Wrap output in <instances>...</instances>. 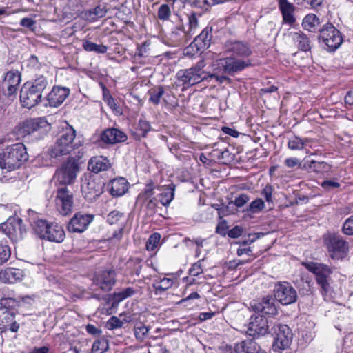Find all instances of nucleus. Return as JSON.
I'll return each instance as SVG.
<instances>
[{
    "instance_id": "nucleus-7",
    "label": "nucleus",
    "mask_w": 353,
    "mask_h": 353,
    "mask_svg": "<svg viewBox=\"0 0 353 353\" xmlns=\"http://www.w3.org/2000/svg\"><path fill=\"white\" fill-rule=\"evenodd\" d=\"M79 171V163L74 157H69L57 169L54 177L61 184L72 183Z\"/></svg>"
},
{
    "instance_id": "nucleus-13",
    "label": "nucleus",
    "mask_w": 353,
    "mask_h": 353,
    "mask_svg": "<svg viewBox=\"0 0 353 353\" xmlns=\"http://www.w3.org/2000/svg\"><path fill=\"white\" fill-rule=\"evenodd\" d=\"M274 325L272 321H268L263 316H251L248 324V334L254 337L263 336L270 332L271 327Z\"/></svg>"
},
{
    "instance_id": "nucleus-58",
    "label": "nucleus",
    "mask_w": 353,
    "mask_h": 353,
    "mask_svg": "<svg viewBox=\"0 0 353 353\" xmlns=\"http://www.w3.org/2000/svg\"><path fill=\"white\" fill-rule=\"evenodd\" d=\"M137 129L141 132V135L143 137H145L146 134L150 130L151 126L150 123L147 121L140 119Z\"/></svg>"
},
{
    "instance_id": "nucleus-62",
    "label": "nucleus",
    "mask_w": 353,
    "mask_h": 353,
    "mask_svg": "<svg viewBox=\"0 0 353 353\" xmlns=\"http://www.w3.org/2000/svg\"><path fill=\"white\" fill-rule=\"evenodd\" d=\"M35 21L28 17L23 18L20 21V25L21 26L28 28L31 30H33L35 28Z\"/></svg>"
},
{
    "instance_id": "nucleus-50",
    "label": "nucleus",
    "mask_w": 353,
    "mask_h": 353,
    "mask_svg": "<svg viewBox=\"0 0 353 353\" xmlns=\"http://www.w3.org/2000/svg\"><path fill=\"white\" fill-rule=\"evenodd\" d=\"M19 85H3V93L5 96L14 99L15 98Z\"/></svg>"
},
{
    "instance_id": "nucleus-54",
    "label": "nucleus",
    "mask_w": 353,
    "mask_h": 353,
    "mask_svg": "<svg viewBox=\"0 0 353 353\" xmlns=\"http://www.w3.org/2000/svg\"><path fill=\"white\" fill-rule=\"evenodd\" d=\"M209 74L211 76L206 77L207 79L205 80V81H210L211 79H214L216 82H217L219 83H223L224 82H228V83L231 82V79L225 75H218L215 72H214V73L209 72Z\"/></svg>"
},
{
    "instance_id": "nucleus-55",
    "label": "nucleus",
    "mask_w": 353,
    "mask_h": 353,
    "mask_svg": "<svg viewBox=\"0 0 353 353\" xmlns=\"http://www.w3.org/2000/svg\"><path fill=\"white\" fill-rule=\"evenodd\" d=\"M203 259L199 260L196 263H194L189 270V274L191 276H196L203 272L201 266V262Z\"/></svg>"
},
{
    "instance_id": "nucleus-19",
    "label": "nucleus",
    "mask_w": 353,
    "mask_h": 353,
    "mask_svg": "<svg viewBox=\"0 0 353 353\" xmlns=\"http://www.w3.org/2000/svg\"><path fill=\"white\" fill-rule=\"evenodd\" d=\"M70 94V90L65 87L54 86L47 95L50 107L60 105Z\"/></svg>"
},
{
    "instance_id": "nucleus-22",
    "label": "nucleus",
    "mask_w": 353,
    "mask_h": 353,
    "mask_svg": "<svg viewBox=\"0 0 353 353\" xmlns=\"http://www.w3.org/2000/svg\"><path fill=\"white\" fill-rule=\"evenodd\" d=\"M100 138L105 143L115 144L125 141L127 135L121 130L112 128L103 130L101 133Z\"/></svg>"
},
{
    "instance_id": "nucleus-33",
    "label": "nucleus",
    "mask_w": 353,
    "mask_h": 353,
    "mask_svg": "<svg viewBox=\"0 0 353 353\" xmlns=\"http://www.w3.org/2000/svg\"><path fill=\"white\" fill-rule=\"evenodd\" d=\"M307 168L310 170V171L319 173V174H323L326 173L330 171L331 170V165H329L327 163L324 161H316L314 160H312L310 161H307ZM307 164L305 163L304 167H306Z\"/></svg>"
},
{
    "instance_id": "nucleus-39",
    "label": "nucleus",
    "mask_w": 353,
    "mask_h": 353,
    "mask_svg": "<svg viewBox=\"0 0 353 353\" xmlns=\"http://www.w3.org/2000/svg\"><path fill=\"white\" fill-rule=\"evenodd\" d=\"M82 46L87 52H95L99 54H104L108 50V47L102 44L98 45L88 40H84L83 41Z\"/></svg>"
},
{
    "instance_id": "nucleus-17",
    "label": "nucleus",
    "mask_w": 353,
    "mask_h": 353,
    "mask_svg": "<svg viewBox=\"0 0 353 353\" xmlns=\"http://www.w3.org/2000/svg\"><path fill=\"white\" fill-rule=\"evenodd\" d=\"M250 307L256 312H261L268 315H276L277 308L275 305V299L272 296H266L262 299L253 300L250 302Z\"/></svg>"
},
{
    "instance_id": "nucleus-63",
    "label": "nucleus",
    "mask_w": 353,
    "mask_h": 353,
    "mask_svg": "<svg viewBox=\"0 0 353 353\" xmlns=\"http://www.w3.org/2000/svg\"><path fill=\"white\" fill-rule=\"evenodd\" d=\"M189 26H190V28H189L190 31H192L194 29H196L198 26L197 17H196V14L194 12H192L189 16Z\"/></svg>"
},
{
    "instance_id": "nucleus-57",
    "label": "nucleus",
    "mask_w": 353,
    "mask_h": 353,
    "mask_svg": "<svg viewBox=\"0 0 353 353\" xmlns=\"http://www.w3.org/2000/svg\"><path fill=\"white\" fill-rule=\"evenodd\" d=\"M107 348V343L105 341H97L92 347V351L94 353H103Z\"/></svg>"
},
{
    "instance_id": "nucleus-20",
    "label": "nucleus",
    "mask_w": 353,
    "mask_h": 353,
    "mask_svg": "<svg viewBox=\"0 0 353 353\" xmlns=\"http://www.w3.org/2000/svg\"><path fill=\"white\" fill-rule=\"evenodd\" d=\"M115 276L116 273L114 270L103 271L96 276L94 282L102 290L108 292L115 283Z\"/></svg>"
},
{
    "instance_id": "nucleus-31",
    "label": "nucleus",
    "mask_w": 353,
    "mask_h": 353,
    "mask_svg": "<svg viewBox=\"0 0 353 353\" xmlns=\"http://www.w3.org/2000/svg\"><path fill=\"white\" fill-rule=\"evenodd\" d=\"M108 10L105 5H99L83 12V18L90 21H95L105 16Z\"/></svg>"
},
{
    "instance_id": "nucleus-53",
    "label": "nucleus",
    "mask_w": 353,
    "mask_h": 353,
    "mask_svg": "<svg viewBox=\"0 0 353 353\" xmlns=\"http://www.w3.org/2000/svg\"><path fill=\"white\" fill-rule=\"evenodd\" d=\"M27 67L35 71L41 68V63L39 61L38 58L35 55H31L26 61Z\"/></svg>"
},
{
    "instance_id": "nucleus-36",
    "label": "nucleus",
    "mask_w": 353,
    "mask_h": 353,
    "mask_svg": "<svg viewBox=\"0 0 353 353\" xmlns=\"http://www.w3.org/2000/svg\"><path fill=\"white\" fill-rule=\"evenodd\" d=\"M165 94L164 88L161 85L154 87L148 91L149 101L154 105L159 104L161 99Z\"/></svg>"
},
{
    "instance_id": "nucleus-9",
    "label": "nucleus",
    "mask_w": 353,
    "mask_h": 353,
    "mask_svg": "<svg viewBox=\"0 0 353 353\" xmlns=\"http://www.w3.org/2000/svg\"><path fill=\"white\" fill-rule=\"evenodd\" d=\"M319 39L327 46V50L334 51L342 43L341 32L332 23H327L319 30Z\"/></svg>"
},
{
    "instance_id": "nucleus-27",
    "label": "nucleus",
    "mask_w": 353,
    "mask_h": 353,
    "mask_svg": "<svg viewBox=\"0 0 353 353\" xmlns=\"http://www.w3.org/2000/svg\"><path fill=\"white\" fill-rule=\"evenodd\" d=\"M48 127L47 121L42 117L27 120L23 124V131L27 134H31L34 132L46 130Z\"/></svg>"
},
{
    "instance_id": "nucleus-32",
    "label": "nucleus",
    "mask_w": 353,
    "mask_h": 353,
    "mask_svg": "<svg viewBox=\"0 0 353 353\" xmlns=\"http://www.w3.org/2000/svg\"><path fill=\"white\" fill-rule=\"evenodd\" d=\"M292 38L297 45L299 50L308 51L311 48L310 41L306 34L302 32H294L292 34Z\"/></svg>"
},
{
    "instance_id": "nucleus-12",
    "label": "nucleus",
    "mask_w": 353,
    "mask_h": 353,
    "mask_svg": "<svg viewBox=\"0 0 353 353\" xmlns=\"http://www.w3.org/2000/svg\"><path fill=\"white\" fill-rule=\"evenodd\" d=\"M274 292V299L283 305H288L297 301V292L289 283L283 282L276 284Z\"/></svg>"
},
{
    "instance_id": "nucleus-5",
    "label": "nucleus",
    "mask_w": 353,
    "mask_h": 353,
    "mask_svg": "<svg viewBox=\"0 0 353 353\" xmlns=\"http://www.w3.org/2000/svg\"><path fill=\"white\" fill-rule=\"evenodd\" d=\"M75 136V130L68 125L57 138L54 144L48 150V154L52 158H57L69 154L77 145L74 143Z\"/></svg>"
},
{
    "instance_id": "nucleus-49",
    "label": "nucleus",
    "mask_w": 353,
    "mask_h": 353,
    "mask_svg": "<svg viewBox=\"0 0 353 353\" xmlns=\"http://www.w3.org/2000/svg\"><path fill=\"white\" fill-rule=\"evenodd\" d=\"M186 4L192 8H199L202 12L207 10L209 7V2L207 0H187Z\"/></svg>"
},
{
    "instance_id": "nucleus-37",
    "label": "nucleus",
    "mask_w": 353,
    "mask_h": 353,
    "mask_svg": "<svg viewBox=\"0 0 353 353\" xmlns=\"http://www.w3.org/2000/svg\"><path fill=\"white\" fill-rule=\"evenodd\" d=\"M175 185L172 183L168 185L160 195V202L164 206L170 204L174 199Z\"/></svg>"
},
{
    "instance_id": "nucleus-48",
    "label": "nucleus",
    "mask_w": 353,
    "mask_h": 353,
    "mask_svg": "<svg viewBox=\"0 0 353 353\" xmlns=\"http://www.w3.org/2000/svg\"><path fill=\"white\" fill-rule=\"evenodd\" d=\"M142 261L139 258L131 259L128 262V266L132 269V273L139 276L141 272L143 265Z\"/></svg>"
},
{
    "instance_id": "nucleus-28",
    "label": "nucleus",
    "mask_w": 353,
    "mask_h": 353,
    "mask_svg": "<svg viewBox=\"0 0 353 353\" xmlns=\"http://www.w3.org/2000/svg\"><path fill=\"white\" fill-rule=\"evenodd\" d=\"M65 236V234L63 228L57 223H51L46 231L44 239L49 241L61 243Z\"/></svg>"
},
{
    "instance_id": "nucleus-25",
    "label": "nucleus",
    "mask_w": 353,
    "mask_h": 353,
    "mask_svg": "<svg viewBox=\"0 0 353 353\" xmlns=\"http://www.w3.org/2000/svg\"><path fill=\"white\" fill-rule=\"evenodd\" d=\"M111 168L110 160L103 156H97L92 157L88 164L89 170L94 173H99L103 171H107Z\"/></svg>"
},
{
    "instance_id": "nucleus-42",
    "label": "nucleus",
    "mask_w": 353,
    "mask_h": 353,
    "mask_svg": "<svg viewBox=\"0 0 353 353\" xmlns=\"http://www.w3.org/2000/svg\"><path fill=\"white\" fill-rule=\"evenodd\" d=\"M307 143V139H303L299 137H294L288 140V147L292 150H301Z\"/></svg>"
},
{
    "instance_id": "nucleus-11",
    "label": "nucleus",
    "mask_w": 353,
    "mask_h": 353,
    "mask_svg": "<svg viewBox=\"0 0 353 353\" xmlns=\"http://www.w3.org/2000/svg\"><path fill=\"white\" fill-rule=\"evenodd\" d=\"M0 231L8 236L11 241L16 242L23 238L26 229L23 225L21 219L11 217L0 225Z\"/></svg>"
},
{
    "instance_id": "nucleus-46",
    "label": "nucleus",
    "mask_w": 353,
    "mask_h": 353,
    "mask_svg": "<svg viewBox=\"0 0 353 353\" xmlns=\"http://www.w3.org/2000/svg\"><path fill=\"white\" fill-rule=\"evenodd\" d=\"M171 8L168 3L161 4L157 12V17L159 20L168 21L171 16Z\"/></svg>"
},
{
    "instance_id": "nucleus-43",
    "label": "nucleus",
    "mask_w": 353,
    "mask_h": 353,
    "mask_svg": "<svg viewBox=\"0 0 353 353\" xmlns=\"http://www.w3.org/2000/svg\"><path fill=\"white\" fill-rule=\"evenodd\" d=\"M265 208V203L261 199H256L252 201L245 210L248 213L256 214L262 211Z\"/></svg>"
},
{
    "instance_id": "nucleus-47",
    "label": "nucleus",
    "mask_w": 353,
    "mask_h": 353,
    "mask_svg": "<svg viewBox=\"0 0 353 353\" xmlns=\"http://www.w3.org/2000/svg\"><path fill=\"white\" fill-rule=\"evenodd\" d=\"M161 235L159 233L152 234L146 242V249L148 251H154L159 245Z\"/></svg>"
},
{
    "instance_id": "nucleus-18",
    "label": "nucleus",
    "mask_w": 353,
    "mask_h": 353,
    "mask_svg": "<svg viewBox=\"0 0 353 353\" xmlns=\"http://www.w3.org/2000/svg\"><path fill=\"white\" fill-rule=\"evenodd\" d=\"M43 96L24 84L20 92V101L24 108L30 109L41 101Z\"/></svg>"
},
{
    "instance_id": "nucleus-56",
    "label": "nucleus",
    "mask_w": 353,
    "mask_h": 353,
    "mask_svg": "<svg viewBox=\"0 0 353 353\" xmlns=\"http://www.w3.org/2000/svg\"><path fill=\"white\" fill-rule=\"evenodd\" d=\"M273 187L269 184L266 185L262 190L261 194L265 197L268 203H272Z\"/></svg>"
},
{
    "instance_id": "nucleus-41",
    "label": "nucleus",
    "mask_w": 353,
    "mask_h": 353,
    "mask_svg": "<svg viewBox=\"0 0 353 353\" xmlns=\"http://www.w3.org/2000/svg\"><path fill=\"white\" fill-rule=\"evenodd\" d=\"M50 224H48L45 220L39 219L34 221L32 225V228L34 232L41 238L45 239L46 231L48 230Z\"/></svg>"
},
{
    "instance_id": "nucleus-29",
    "label": "nucleus",
    "mask_w": 353,
    "mask_h": 353,
    "mask_svg": "<svg viewBox=\"0 0 353 353\" xmlns=\"http://www.w3.org/2000/svg\"><path fill=\"white\" fill-rule=\"evenodd\" d=\"M23 276V272L21 269L8 268L0 272V280L3 283H14Z\"/></svg>"
},
{
    "instance_id": "nucleus-59",
    "label": "nucleus",
    "mask_w": 353,
    "mask_h": 353,
    "mask_svg": "<svg viewBox=\"0 0 353 353\" xmlns=\"http://www.w3.org/2000/svg\"><path fill=\"white\" fill-rule=\"evenodd\" d=\"M343 231L347 235H353V216L345 221L343 226Z\"/></svg>"
},
{
    "instance_id": "nucleus-24",
    "label": "nucleus",
    "mask_w": 353,
    "mask_h": 353,
    "mask_svg": "<svg viewBox=\"0 0 353 353\" xmlns=\"http://www.w3.org/2000/svg\"><path fill=\"white\" fill-rule=\"evenodd\" d=\"M231 353H266L253 339L243 341L235 344Z\"/></svg>"
},
{
    "instance_id": "nucleus-51",
    "label": "nucleus",
    "mask_w": 353,
    "mask_h": 353,
    "mask_svg": "<svg viewBox=\"0 0 353 353\" xmlns=\"http://www.w3.org/2000/svg\"><path fill=\"white\" fill-rule=\"evenodd\" d=\"M124 322L121 321L117 316H112L106 323V327L109 330H114L117 328H121L123 327Z\"/></svg>"
},
{
    "instance_id": "nucleus-6",
    "label": "nucleus",
    "mask_w": 353,
    "mask_h": 353,
    "mask_svg": "<svg viewBox=\"0 0 353 353\" xmlns=\"http://www.w3.org/2000/svg\"><path fill=\"white\" fill-rule=\"evenodd\" d=\"M14 300L11 298H1L0 299V330L1 332L10 331L17 333L19 328L20 324L15 319V312L8 310L6 307L10 306V302Z\"/></svg>"
},
{
    "instance_id": "nucleus-44",
    "label": "nucleus",
    "mask_w": 353,
    "mask_h": 353,
    "mask_svg": "<svg viewBox=\"0 0 353 353\" xmlns=\"http://www.w3.org/2000/svg\"><path fill=\"white\" fill-rule=\"evenodd\" d=\"M149 327L142 323H137L134 327V336L139 341H143L148 335Z\"/></svg>"
},
{
    "instance_id": "nucleus-26",
    "label": "nucleus",
    "mask_w": 353,
    "mask_h": 353,
    "mask_svg": "<svg viewBox=\"0 0 353 353\" xmlns=\"http://www.w3.org/2000/svg\"><path fill=\"white\" fill-rule=\"evenodd\" d=\"M110 193L113 196H121L128 190V182L123 177L112 179L108 184Z\"/></svg>"
},
{
    "instance_id": "nucleus-45",
    "label": "nucleus",
    "mask_w": 353,
    "mask_h": 353,
    "mask_svg": "<svg viewBox=\"0 0 353 353\" xmlns=\"http://www.w3.org/2000/svg\"><path fill=\"white\" fill-rule=\"evenodd\" d=\"M173 285V281L169 278H163L159 281H156L153 284L154 288L157 292H164L170 288Z\"/></svg>"
},
{
    "instance_id": "nucleus-4",
    "label": "nucleus",
    "mask_w": 353,
    "mask_h": 353,
    "mask_svg": "<svg viewBox=\"0 0 353 353\" xmlns=\"http://www.w3.org/2000/svg\"><path fill=\"white\" fill-rule=\"evenodd\" d=\"M205 66L204 60H200L194 65L179 70L176 73L177 80L185 87H190L202 81H205L206 77H210L209 72L203 70Z\"/></svg>"
},
{
    "instance_id": "nucleus-60",
    "label": "nucleus",
    "mask_w": 353,
    "mask_h": 353,
    "mask_svg": "<svg viewBox=\"0 0 353 353\" xmlns=\"http://www.w3.org/2000/svg\"><path fill=\"white\" fill-rule=\"evenodd\" d=\"M250 201V196L245 194H241L237 197H236L234 201V204L237 208L243 207L245 203H247Z\"/></svg>"
},
{
    "instance_id": "nucleus-35",
    "label": "nucleus",
    "mask_w": 353,
    "mask_h": 353,
    "mask_svg": "<svg viewBox=\"0 0 353 353\" xmlns=\"http://www.w3.org/2000/svg\"><path fill=\"white\" fill-rule=\"evenodd\" d=\"M320 25L319 19L314 14H307L303 19V28L310 32H315Z\"/></svg>"
},
{
    "instance_id": "nucleus-23",
    "label": "nucleus",
    "mask_w": 353,
    "mask_h": 353,
    "mask_svg": "<svg viewBox=\"0 0 353 353\" xmlns=\"http://www.w3.org/2000/svg\"><path fill=\"white\" fill-rule=\"evenodd\" d=\"M278 6L282 14L283 22L290 26L293 25L296 21L294 5L288 0H278Z\"/></svg>"
},
{
    "instance_id": "nucleus-1",
    "label": "nucleus",
    "mask_w": 353,
    "mask_h": 353,
    "mask_svg": "<svg viewBox=\"0 0 353 353\" xmlns=\"http://www.w3.org/2000/svg\"><path fill=\"white\" fill-rule=\"evenodd\" d=\"M225 50L230 56L216 61L218 68L223 73L234 75L252 66L249 57L252 51L248 43L229 40L225 43Z\"/></svg>"
},
{
    "instance_id": "nucleus-30",
    "label": "nucleus",
    "mask_w": 353,
    "mask_h": 353,
    "mask_svg": "<svg viewBox=\"0 0 353 353\" xmlns=\"http://www.w3.org/2000/svg\"><path fill=\"white\" fill-rule=\"evenodd\" d=\"M212 27H206L194 40V44L197 47L198 50L206 49L211 44Z\"/></svg>"
},
{
    "instance_id": "nucleus-21",
    "label": "nucleus",
    "mask_w": 353,
    "mask_h": 353,
    "mask_svg": "<svg viewBox=\"0 0 353 353\" xmlns=\"http://www.w3.org/2000/svg\"><path fill=\"white\" fill-rule=\"evenodd\" d=\"M81 192L85 199L92 201L101 194L102 188L95 180L90 179L81 184Z\"/></svg>"
},
{
    "instance_id": "nucleus-14",
    "label": "nucleus",
    "mask_w": 353,
    "mask_h": 353,
    "mask_svg": "<svg viewBox=\"0 0 353 353\" xmlns=\"http://www.w3.org/2000/svg\"><path fill=\"white\" fill-rule=\"evenodd\" d=\"M55 203L59 212L67 216L71 213L73 206V196L66 187L57 190Z\"/></svg>"
},
{
    "instance_id": "nucleus-64",
    "label": "nucleus",
    "mask_w": 353,
    "mask_h": 353,
    "mask_svg": "<svg viewBox=\"0 0 353 353\" xmlns=\"http://www.w3.org/2000/svg\"><path fill=\"white\" fill-rule=\"evenodd\" d=\"M243 229L240 226H235L228 232L230 238H237L241 235Z\"/></svg>"
},
{
    "instance_id": "nucleus-8",
    "label": "nucleus",
    "mask_w": 353,
    "mask_h": 353,
    "mask_svg": "<svg viewBox=\"0 0 353 353\" xmlns=\"http://www.w3.org/2000/svg\"><path fill=\"white\" fill-rule=\"evenodd\" d=\"M270 332L276 335L272 345L274 352H280L290 347L292 334L288 325L275 323L271 327Z\"/></svg>"
},
{
    "instance_id": "nucleus-2",
    "label": "nucleus",
    "mask_w": 353,
    "mask_h": 353,
    "mask_svg": "<svg viewBox=\"0 0 353 353\" xmlns=\"http://www.w3.org/2000/svg\"><path fill=\"white\" fill-rule=\"evenodd\" d=\"M28 159L26 148L21 143L6 148L0 153V168L8 172L14 170Z\"/></svg>"
},
{
    "instance_id": "nucleus-3",
    "label": "nucleus",
    "mask_w": 353,
    "mask_h": 353,
    "mask_svg": "<svg viewBox=\"0 0 353 353\" xmlns=\"http://www.w3.org/2000/svg\"><path fill=\"white\" fill-rule=\"evenodd\" d=\"M302 265L315 275L316 281L320 287L324 300H328L332 291L330 283V276L332 273V269L327 265L312 261L302 262Z\"/></svg>"
},
{
    "instance_id": "nucleus-61",
    "label": "nucleus",
    "mask_w": 353,
    "mask_h": 353,
    "mask_svg": "<svg viewBox=\"0 0 353 353\" xmlns=\"http://www.w3.org/2000/svg\"><path fill=\"white\" fill-rule=\"evenodd\" d=\"M171 38L174 41L179 42L185 37V32L182 28H175L171 32Z\"/></svg>"
},
{
    "instance_id": "nucleus-40",
    "label": "nucleus",
    "mask_w": 353,
    "mask_h": 353,
    "mask_svg": "<svg viewBox=\"0 0 353 353\" xmlns=\"http://www.w3.org/2000/svg\"><path fill=\"white\" fill-rule=\"evenodd\" d=\"M20 82L21 74L17 70H10L6 74L3 85H19Z\"/></svg>"
},
{
    "instance_id": "nucleus-15",
    "label": "nucleus",
    "mask_w": 353,
    "mask_h": 353,
    "mask_svg": "<svg viewBox=\"0 0 353 353\" xmlns=\"http://www.w3.org/2000/svg\"><path fill=\"white\" fill-rule=\"evenodd\" d=\"M93 220L94 215L78 212L70 220L67 229L70 232L82 233L88 229Z\"/></svg>"
},
{
    "instance_id": "nucleus-34",
    "label": "nucleus",
    "mask_w": 353,
    "mask_h": 353,
    "mask_svg": "<svg viewBox=\"0 0 353 353\" xmlns=\"http://www.w3.org/2000/svg\"><path fill=\"white\" fill-rule=\"evenodd\" d=\"M25 84L29 85V87H30L32 89H34V90L37 91L42 96L44 91L49 86L47 79L43 75H40L35 79L32 80V81L30 83H26Z\"/></svg>"
},
{
    "instance_id": "nucleus-52",
    "label": "nucleus",
    "mask_w": 353,
    "mask_h": 353,
    "mask_svg": "<svg viewBox=\"0 0 353 353\" xmlns=\"http://www.w3.org/2000/svg\"><path fill=\"white\" fill-rule=\"evenodd\" d=\"M10 256V249L6 245L0 244V265L6 262Z\"/></svg>"
},
{
    "instance_id": "nucleus-38",
    "label": "nucleus",
    "mask_w": 353,
    "mask_h": 353,
    "mask_svg": "<svg viewBox=\"0 0 353 353\" xmlns=\"http://www.w3.org/2000/svg\"><path fill=\"white\" fill-rule=\"evenodd\" d=\"M107 222L110 225L119 223L120 227L125 226V217L124 214L119 211L113 210L108 214Z\"/></svg>"
},
{
    "instance_id": "nucleus-16",
    "label": "nucleus",
    "mask_w": 353,
    "mask_h": 353,
    "mask_svg": "<svg viewBox=\"0 0 353 353\" xmlns=\"http://www.w3.org/2000/svg\"><path fill=\"white\" fill-rule=\"evenodd\" d=\"M137 201L145 206L148 214H154L157 212L158 201L154 197L153 185H148L144 190L139 194Z\"/></svg>"
},
{
    "instance_id": "nucleus-10",
    "label": "nucleus",
    "mask_w": 353,
    "mask_h": 353,
    "mask_svg": "<svg viewBox=\"0 0 353 353\" xmlns=\"http://www.w3.org/2000/svg\"><path fill=\"white\" fill-rule=\"evenodd\" d=\"M325 245L330 256L332 259H343L348 253V243L340 236L330 234L325 239Z\"/></svg>"
}]
</instances>
